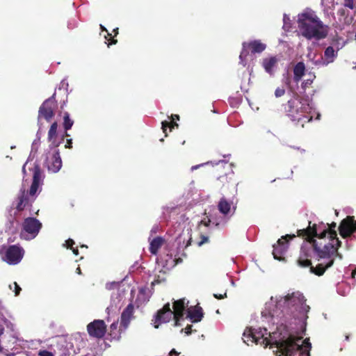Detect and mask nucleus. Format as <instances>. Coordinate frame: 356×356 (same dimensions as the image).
<instances>
[{"mask_svg":"<svg viewBox=\"0 0 356 356\" xmlns=\"http://www.w3.org/2000/svg\"><path fill=\"white\" fill-rule=\"evenodd\" d=\"M118 286V284H117V283H115V282L111 283V284H108L106 285V287H107L108 289H111V286Z\"/></svg>","mask_w":356,"mask_h":356,"instance_id":"79ce46f5","label":"nucleus"},{"mask_svg":"<svg viewBox=\"0 0 356 356\" xmlns=\"http://www.w3.org/2000/svg\"><path fill=\"white\" fill-rule=\"evenodd\" d=\"M335 223L331 225L314 224L307 229L298 231V236H305L307 241L301 247L298 264L300 266L306 267L311 265L310 258L315 257L318 264L316 267L310 266V272L316 275H322L326 269L331 267L337 257L341 259L337 250L341 242L337 238V232L332 229Z\"/></svg>","mask_w":356,"mask_h":356,"instance_id":"f257e3e1","label":"nucleus"},{"mask_svg":"<svg viewBox=\"0 0 356 356\" xmlns=\"http://www.w3.org/2000/svg\"><path fill=\"white\" fill-rule=\"evenodd\" d=\"M266 48V44L259 40H254L250 42L243 43V49L239 56L240 64L243 66L247 65V58L248 56L252 58L253 56L249 54V51L252 54H260L264 51Z\"/></svg>","mask_w":356,"mask_h":356,"instance_id":"1a4fd4ad","label":"nucleus"},{"mask_svg":"<svg viewBox=\"0 0 356 356\" xmlns=\"http://www.w3.org/2000/svg\"><path fill=\"white\" fill-rule=\"evenodd\" d=\"M118 28L113 30V31L115 32V35H116L118 34Z\"/></svg>","mask_w":356,"mask_h":356,"instance_id":"603ef678","label":"nucleus"},{"mask_svg":"<svg viewBox=\"0 0 356 356\" xmlns=\"http://www.w3.org/2000/svg\"><path fill=\"white\" fill-rule=\"evenodd\" d=\"M277 349L273 350L277 356H309L312 344L309 339L302 341L300 337L284 334L280 339H275Z\"/></svg>","mask_w":356,"mask_h":356,"instance_id":"20e7f679","label":"nucleus"},{"mask_svg":"<svg viewBox=\"0 0 356 356\" xmlns=\"http://www.w3.org/2000/svg\"><path fill=\"white\" fill-rule=\"evenodd\" d=\"M309 307L306 304V299L300 291L288 293L286 296L272 297L265 305L261 312L263 317L270 316L272 320L277 318L282 314H292L294 317L306 319Z\"/></svg>","mask_w":356,"mask_h":356,"instance_id":"f03ea898","label":"nucleus"},{"mask_svg":"<svg viewBox=\"0 0 356 356\" xmlns=\"http://www.w3.org/2000/svg\"><path fill=\"white\" fill-rule=\"evenodd\" d=\"M202 316V309L199 306L191 307L187 310V317L193 323L200 321Z\"/></svg>","mask_w":356,"mask_h":356,"instance_id":"412c9836","label":"nucleus"},{"mask_svg":"<svg viewBox=\"0 0 356 356\" xmlns=\"http://www.w3.org/2000/svg\"><path fill=\"white\" fill-rule=\"evenodd\" d=\"M208 241H209V238L207 236H202L201 241L197 242V245L201 246L204 243H207Z\"/></svg>","mask_w":356,"mask_h":356,"instance_id":"58836bf2","label":"nucleus"},{"mask_svg":"<svg viewBox=\"0 0 356 356\" xmlns=\"http://www.w3.org/2000/svg\"><path fill=\"white\" fill-rule=\"evenodd\" d=\"M305 66L302 62L297 63L293 69L294 80L298 82L305 74Z\"/></svg>","mask_w":356,"mask_h":356,"instance_id":"393cba45","label":"nucleus"},{"mask_svg":"<svg viewBox=\"0 0 356 356\" xmlns=\"http://www.w3.org/2000/svg\"><path fill=\"white\" fill-rule=\"evenodd\" d=\"M284 92H285V90L284 88H278L275 90V95L277 97H282V95H284Z\"/></svg>","mask_w":356,"mask_h":356,"instance_id":"c9c22d12","label":"nucleus"},{"mask_svg":"<svg viewBox=\"0 0 356 356\" xmlns=\"http://www.w3.org/2000/svg\"><path fill=\"white\" fill-rule=\"evenodd\" d=\"M76 273H78L79 275H81V269L79 267H78L76 270Z\"/></svg>","mask_w":356,"mask_h":356,"instance_id":"8fccbe9b","label":"nucleus"},{"mask_svg":"<svg viewBox=\"0 0 356 356\" xmlns=\"http://www.w3.org/2000/svg\"><path fill=\"white\" fill-rule=\"evenodd\" d=\"M163 243V240L161 237H156L150 242L149 250L150 252L156 254L158 250L161 247Z\"/></svg>","mask_w":356,"mask_h":356,"instance_id":"a878e982","label":"nucleus"},{"mask_svg":"<svg viewBox=\"0 0 356 356\" xmlns=\"http://www.w3.org/2000/svg\"><path fill=\"white\" fill-rule=\"evenodd\" d=\"M277 63L278 58L276 56H270L263 59L262 66L268 74L273 75Z\"/></svg>","mask_w":356,"mask_h":356,"instance_id":"aec40b11","label":"nucleus"},{"mask_svg":"<svg viewBox=\"0 0 356 356\" xmlns=\"http://www.w3.org/2000/svg\"><path fill=\"white\" fill-rule=\"evenodd\" d=\"M204 164H201V165H194V166H192L191 168V170H196L200 166H202Z\"/></svg>","mask_w":356,"mask_h":356,"instance_id":"c03bdc74","label":"nucleus"},{"mask_svg":"<svg viewBox=\"0 0 356 356\" xmlns=\"http://www.w3.org/2000/svg\"><path fill=\"white\" fill-rule=\"evenodd\" d=\"M143 295H144V290L140 289V292H139V295H138V298H140V297L143 296Z\"/></svg>","mask_w":356,"mask_h":356,"instance_id":"49530a36","label":"nucleus"},{"mask_svg":"<svg viewBox=\"0 0 356 356\" xmlns=\"http://www.w3.org/2000/svg\"><path fill=\"white\" fill-rule=\"evenodd\" d=\"M283 22H284L283 29L285 31H289L291 28V20H290L289 17L286 14L284 15Z\"/></svg>","mask_w":356,"mask_h":356,"instance_id":"c85d7f7f","label":"nucleus"},{"mask_svg":"<svg viewBox=\"0 0 356 356\" xmlns=\"http://www.w3.org/2000/svg\"><path fill=\"white\" fill-rule=\"evenodd\" d=\"M111 327L112 329H115L117 327V324L116 323H113L111 325Z\"/></svg>","mask_w":356,"mask_h":356,"instance_id":"3c124183","label":"nucleus"},{"mask_svg":"<svg viewBox=\"0 0 356 356\" xmlns=\"http://www.w3.org/2000/svg\"><path fill=\"white\" fill-rule=\"evenodd\" d=\"M297 23L299 33L308 40H320L327 35L328 26L311 9L298 14Z\"/></svg>","mask_w":356,"mask_h":356,"instance_id":"7ed1b4c3","label":"nucleus"},{"mask_svg":"<svg viewBox=\"0 0 356 356\" xmlns=\"http://www.w3.org/2000/svg\"><path fill=\"white\" fill-rule=\"evenodd\" d=\"M29 165H31V167H29V169L32 172L33 175V183L30 188L29 195L31 196H33L37 193L40 186L42 184L43 176L39 165L35 164V163H29V159L22 168V172L24 175L26 173V168L29 166Z\"/></svg>","mask_w":356,"mask_h":356,"instance_id":"9d476101","label":"nucleus"},{"mask_svg":"<svg viewBox=\"0 0 356 356\" xmlns=\"http://www.w3.org/2000/svg\"><path fill=\"white\" fill-rule=\"evenodd\" d=\"M337 53L338 52L334 49V47L330 46L327 47L324 51V55L316 60L314 65L327 66L334 61L337 57Z\"/></svg>","mask_w":356,"mask_h":356,"instance_id":"a211bd4d","label":"nucleus"},{"mask_svg":"<svg viewBox=\"0 0 356 356\" xmlns=\"http://www.w3.org/2000/svg\"><path fill=\"white\" fill-rule=\"evenodd\" d=\"M57 128L58 124L56 122H54L49 130L48 139L51 143L49 146L57 147L58 145V143L56 141L57 136Z\"/></svg>","mask_w":356,"mask_h":356,"instance_id":"b1692460","label":"nucleus"},{"mask_svg":"<svg viewBox=\"0 0 356 356\" xmlns=\"http://www.w3.org/2000/svg\"><path fill=\"white\" fill-rule=\"evenodd\" d=\"M316 54L314 52L310 51L307 54L308 58L314 64V62L316 60H315Z\"/></svg>","mask_w":356,"mask_h":356,"instance_id":"e433bc0d","label":"nucleus"},{"mask_svg":"<svg viewBox=\"0 0 356 356\" xmlns=\"http://www.w3.org/2000/svg\"><path fill=\"white\" fill-rule=\"evenodd\" d=\"M45 165L48 170L54 173L58 172L61 168L62 161L56 147L49 146V151L46 156Z\"/></svg>","mask_w":356,"mask_h":356,"instance_id":"f8f14e48","label":"nucleus"},{"mask_svg":"<svg viewBox=\"0 0 356 356\" xmlns=\"http://www.w3.org/2000/svg\"><path fill=\"white\" fill-rule=\"evenodd\" d=\"M56 103L53 98H49L44 101L39 109L38 120L43 118L49 121L54 115V109Z\"/></svg>","mask_w":356,"mask_h":356,"instance_id":"2eb2a0df","label":"nucleus"},{"mask_svg":"<svg viewBox=\"0 0 356 356\" xmlns=\"http://www.w3.org/2000/svg\"><path fill=\"white\" fill-rule=\"evenodd\" d=\"M42 224L35 218H27L23 222L20 236L25 240L34 238L41 229Z\"/></svg>","mask_w":356,"mask_h":356,"instance_id":"9b49d317","label":"nucleus"},{"mask_svg":"<svg viewBox=\"0 0 356 356\" xmlns=\"http://www.w3.org/2000/svg\"><path fill=\"white\" fill-rule=\"evenodd\" d=\"M39 144H40L39 140H35L33 141V144H32V149H31V152H34V151H35V152H36V151H37L38 147V146H39Z\"/></svg>","mask_w":356,"mask_h":356,"instance_id":"4c0bfd02","label":"nucleus"},{"mask_svg":"<svg viewBox=\"0 0 356 356\" xmlns=\"http://www.w3.org/2000/svg\"><path fill=\"white\" fill-rule=\"evenodd\" d=\"M122 294L119 290L113 292L111 298V305L106 308L108 314L118 310L122 305Z\"/></svg>","mask_w":356,"mask_h":356,"instance_id":"6ab92c4d","label":"nucleus"},{"mask_svg":"<svg viewBox=\"0 0 356 356\" xmlns=\"http://www.w3.org/2000/svg\"><path fill=\"white\" fill-rule=\"evenodd\" d=\"M172 120H174L175 119L179 120V117L177 115H172L171 116Z\"/></svg>","mask_w":356,"mask_h":356,"instance_id":"09e8293b","label":"nucleus"},{"mask_svg":"<svg viewBox=\"0 0 356 356\" xmlns=\"http://www.w3.org/2000/svg\"><path fill=\"white\" fill-rule=\"evenodd\" d=\"M74 244V241L72 240V239H68L65 241V245L67 248H70L72 250V252L73 253L75 254V255H78L79 254V250L77 248H73L72 246Z\"/></svg>","mask_w":356,"mask_h":356,"instance_id":"c756f323","label":"nucleus"},{"mask_svg":"<svg viewBox=\"0 0 356 356\" xmlns=\"http://www.w3.org/2000/svg\"><path fill=\"white\" fill-rule=\"evenodd\" d=\"M73 123H74V122H73V120H72L70 118L69 114L67 113H65L64 115V122H63V126H64V128L65 129V130L70 129L73 125Z\"/></svg>","mask_w":356,"mask_h":356,"instance_id":"bb28decb","label":"nucleus"},{"mask_svg":"<svg viewBox=\"0 0 356 356\" xmlns=\"http://www.w3.org/2000/svg\"><path fill=\"white\" fill-rule=\"evenodd\" d=\"M185 330H186V333L187 334H190V333H191V326H189V327H186Z\"/></svg>","mask_w":356,"mask_h":356,"instance_id":"37998d69","label":"nucleus"},{"mask_svg":"<svg viewBox=\"0 0 356 356\" xmlns=\"http://www.w3.org/2000/svg\"><path fill=\"white\" fill-rule=\"evenodd\" d=\"M346 41L342 39V38H337L334 42H333V46L334 47V49L338 52L339 50H340L341 49H342L345 44H346Z\"/></svg>","mask_w":356,"mask_h":356,"instance_id":"cd10ccee","label":"nucleus"},{"mask_svg":"<svg viewBox=\"0 0 356 356\" xmlns=\"http://www.w3.org/2000/svg\"><path fill=\"white\" fill-rule=\"evenodd\" d=\"M282 333L277 332H267L266 328H246L243 332V341L250 345V343H256L263 346L264 348L270 346L271 348L277 349V343L275 339H280L283 337Z\"/></svg>","mask_w":356,"mask_h":356,"instance_id":"39448f33","label":"nucleus"},{"mask_svg":"<svg viewBox=\"0 0 356 356\" xmlns=\"http://www.w3.org/2000/svg\"><path fill=\"white\" fill-rule=\"evenodd\" d=\"M28 193L26 192V187L24 184H22V187L20 190V195L18 197L17 202L16 204V209L18 211H22L24 209L29 202Z\"/></svg>","mask_w":356,"mask_h":356,"instance_id":"4be33fe9","label":"nucleus"},{"mask_svg":"<svg viewBox=\"0 0 356 356\" xmlns=\"http://www.w3.org/2000/svg\"><path fill=\"white\" fill-rule=\"evenodd\" d=\"M161 124H162V129H163V132H165L166 128L168 127H170L171 128L178 127V124L176 122L163 121Z\"/></svg>","mask_w":356,"mask_h":356,"instance_id":"7c9ffc66","label":"nucleus"},{"mask_svg":"<svg viewBox=\"0 0 356 356\" xmlns=\"http://www.w3.org/2000/svg\"><path fill=\"white\" fill-rule=\"evenodd\" d=\"M344 6L350 9H353L355 8V1L354 0H344Z\"/></svg>","mask_w":356,"mask_h":356,"instance_id":"72a5a7b5","label":"nucleus"},{"mask_svg":"<svg viewBox=\"0 0 356 356\" xmlns=\"http://www.w3.org/2000/svg\"><path fill=\"white\" fill-rule=\"evenodd\" d=\"M218 207L222 216H211L210 218L207 217L201 220V224L205 226H208L209 223H212L216 226L225 225L229 217L234 213V208H232L231 203L225 198H222L220 200Z\"/></svg>","mask_w":356,"mask_h":356,"instance_id":"6e6552de","label":"nucleus"},{"mask_svg":"<svg viewBox=\"0 0 356 356\" xmlns=\"http://www.w3.org/2000/svg\"><path fill=\"white\" fill-rule=\"evenodd\" d=\"M134 309V306L132 305H129L122 314L121 325H122L124 328L127 327L133 317Z\"/></svg>","mask_w":356,"mask_h":356,"instance_id":"5701e85b","label":"nucleus"},{"mask_svg":"<svg viewBox=\"0 0 356 356\" xmlns=\"http://www.w3.org/2000/svg\"><path fill=\"white\" fill-rule=\"evenodd\" d=\"M355 273H356V270H353V272L352 273L353 277L355 276Z\"/></svg>","mask_w":356,"mask_h":356,"instance_id":"5fc2aeb1","label":"nucleus"},{"mask_svg":"<svg viewBox=\"0 0 356 356\" xmlns=\"http://www.w3.org/2000/svg\"><path fill=\"white\" fill-rule=\"evenodd\" d=\"M24 254V251L22 248L17 245H11L6 250L2 259L8 264L15 265L21 261Z\"/></svg>","mask_w":356,"mask_h":356,"instance_id":"ddd939ff","label":"nucleus"},{"mask_svg":"<svg viewBox=\"0 0 356 356\" xmlns=\"http://www.w3.org/2000/svg\"><path fill=\"white\" fill-rule=\"evenodd\" d=\"M319 117H320V114H319V113H318V115H317V118H317V119H319Z\"/></svg>","mask_w":356,"mask_h":356,"instance_id":"4d7b16f0","label":"nucleus"},{"mask_svg":"<svg viewBox=\"0 0 356 356\" xmlns=\"http://www.w3.org/2000/svg\"><path fill=\"white\" fill-rule=\"evenodd\" d=\"M295 237V234H287L282 236V238L277 241V244L273 245V254L275 259L279 261L284 259V255L286 254L288 249V241L289 239H292Z\"/></svg>","mask_w":356,"mask_h":356,"instance_id":"4468645a","label":"nucleus"},{"mask_svg":"<svg viewBox=\"0 0 356 356\" xmlns=\"http://www.w3.org/2000/svg\"><path fill=\"white\" fill-rule=\"evenodd\" d=\"M39 356H54V354L52 352L46 350H40L38 352Z\"/></svg>","mask_w":356,"mask_h":356,"instance_id":"f704fd0d","label":"nucleus"},{"mask_svg":"<svg viewBox=\"0 0 356 356\" xmlns=\"http://www.w3.org/2000/svg\"><path fill=\"white\" fill-rule=\"evenodd\" d=\"M226 293H224V295H218V294H214V297L216 298H218V299H222L224 298L225 297H226Z\"/></svg>","mask_w":356,"mask_h":356,"instance_id":"ea45409f","label":"nucleus"},{"mask_svg":"<svg viewBox=\"0 0 356 356\" xmlns=\"http://www.w3.org/2000/svg\"><path fill=\"white\" fill-rule=\"evenodd\" d=\"M117 42L116 40H113L111 44H115Z\"/></svg>","mask_w":356,"mask_h":356,"instance_id":"6e6d98bb","label":"nucleus"},{"mask_svg":"<svg viewBox=\"0 0 356 356\" xmlns=\"http://www.w3.org/2000/svg\"><path fill=\"white\" fill-rule=\"evenodd\" d=\"M161 280H159V279L157 280H154L152 282V285H154L156 284H159L160 283Z\"/></svg>","mask_w":356,"mask_h":356,"instance_id":"a18cd8bd","label":"nucleus"},{"mask_svg":"<svg viewBox=\"0 0 356 356\" xmlns=\"http://www.w3.org/2000/svg\"><path fill=\"white\" fill-rule=\"evenodd\" d=\"M191 240V238H189V243H188V244H191V242H190Z\"/></svg>","mask_w":356,"mask_h":356,"instance_id":"13d9d810","label":"nucleus"},{"mask_svg":"<svg viewBox=\"0 0 356 356\" xmlns=\"http://www.w3.org/2000/svg\"><path fill=\"white\" fill-rule=\"evenodd\" d=\"M65 147L67 148L72 147V139L67 140V144L65 145Z\"/></svg>","mask_w":356,"mask_h":356,"instance_id":"a19ab883","label":"nucleus"},{"mask_svg":"<svg viewBox=\"0 0 356 356\" xmlns=\"http://www.w3.org/2000/svg\"><path fill=\"white\" fill-rule=\"evenodd\" d=\"M87 330L90 336L101 338L106 332V325L102 320H95L88 325Z\"/></svg>","mask_w":356,"mask_h":356,"instance_id":"f3484780","label":"nucleus"},{"mask_svg":"<svg viewBox=\"0 0 356 356\" xmlns=\"http://www.w3.org/2000/svg\"><path fill=\"white\" fill-rule=\"evenodd\" d=\"M101 29H102V31H105L107 32V30L102 25H101Z\"/></svg>","mask_w":356,"mask_h":356,"instance_id":"864d4df0","label":"nucleus"},{"mask_svg":"<svg viewBox=\"0 0 356 356\" xmlns=\"http://www.w3.org/2000/svg\"><path fill=\"white\" fill-rule=\"evenodd\" d=\"M341 236L343 238L350 236L354 232L356 231V220H354L353 216H348L343 220L339 227Z\"/></svg>","mask_w":356,"mask_h":356,"instance_id":"dca6fc26","label":"nucleus"},{"mask_svg":"<svg viewBox=\"0 0 356 356\" xmlns=\"http://www.w3.org/2000/svg\"><path fill=\"white\" fill-rule=\"evenodd\" d=\"M289 115L292 120L302 122V127L304 122L312 120L313 116L311 113L314 104L308 97L291 99L289 101Z\"/></svg>","mask_w":356,"mask_h":356,"instance_id":"0eeeda50","label":"nucleus"},{"mask_svg":"<svg viewBox=\"0 0 356 356\" xmlns=\"http://www.w3.org/2000/svg\"><path fill=\"white\" fill-rule=\"evenodd\" d=\"M188 301L186 299L176 300L173 303V311L170 308V303H166L163 307L159 310L153 320V325L155 328H159V325L169 322L175 319V326H179V321L182 318L184 311L188 307Z\"/></svg>","mask_w":356,"mask_h":356,"instance_id":"423d86ee","label":"nucleus"},{"mask_svg":"<svg viewBox=\"0 0 356 356\" xmlns=\"http://www.w3.org/2000/svg\"><path fill=\"white\" fill-rule=\"evenodd\" d=\"M178 353L175 350V349H172L170 352V355H177Z\"/></svg>","mask_w":356,"mask_h":356,"instance_id":"de8ad7c7","label":"nucleus"},{"mask_svg":"<svg viewBox=\"0 0 356 356\" xmlns=\"http://www.w3.org/2000/svg\"><path fill=\"white\" fill-rule=\"evenodd\" d=\"M9 287L11 290H13L15 291V296H17L21 291V288L16 282H14L12 284H10Z\"/></svg>","mask_w":356,"mask_h":356,"instance_id":"473e14b6","label":"nucleus"},{"mask_svg":"<svg viewBox=\"0 0 356 356\" xmlns=\"http://www.w3.org/2000/svg\"><path fill=\"white\" fill-rule=\"evenodd\" d=\"M309 77L307 79L305 80L302 83L303 88H305L307 86L310 85L313 82V81L315 78V75H314V74H309Z\"/></svg>","mask_w":356,"mask_h":356,"instance_id":"2f4dec72","label":"nucleus"}]
</instances>
